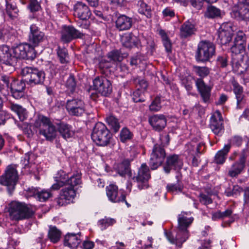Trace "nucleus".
<instances>
[{
	"instance_id": "nucleus-37",
	"label": "nucleus",
	"mask_w": 249,
	"mask_h": 249,
	"mask_svg": "<svg viewBox=\"0 0 249 249\" xmlns=\"http://www.w3.org/2000/svg\"><path fill=\"white\" fill-rule=\"evenodd\" d=\"M6 12L11 18L17 17L18 10L16 6L15 0H5Z\"/></svg>"
},
{
	"instance_id": "nucleus-16",
	"label": "nucleus",
	"mask_w": 249,
	"mask_h": 249,
	"mask_svg": "<svg viewBox=\"0 0 249 249\" xmlns=\"http://www.w3.org/2000/svg\"><path fill=\"white\" fill-rule=\"evenodd\" d=\"M210 127L215 135L221 136L224 132L223 120L220 112L216 110L210 119Z\"/></svg>"
},
{
	"instance_id": "nucleus-49",
	"label": "nucleus",
	"mask_w": 249,
	"mask_h": 249,
	"mask_svg": "<svg viewBox=\"0 0 249 249\" xmlns=\"http://www.w3.org/2000/svg\"><path fill=\"white\" fill-rule=\"evenodd\" d=\"M132 99L134 102H144L145 100L144 93L140 90V88H138L137 89L133 92Z\"/></svg>"
},
{
	"instance_id": "nucleus-21",
	"label": "nucleus",
	"mask_w": 249,
	"mask_h": 249,
	"mask_svg": "<svg viewBox=\"0 0 249 249\" xmlns=\"http://www.w3.org/2000/svg\"><path fill=\"white\" fill-rule=\"evenodd\" d=\"M83 34L72 26H63L61 31V39L62 41L68 43L72 39L81 38Z\"/></svg>"
},
{
	"instance_id": "nucleus-64",
	"label": "nucleus",
	"mask_w": 249,
	"mask_h": 249,
	"mask_svg": "<svg viewBox=\"0 0 249 249\" xmlns=\"http://www.w3.org/2000/svg\"><path fill=\"white\" fill-rule=\"evenodd\" d=\"M94 246V244L90 241H85L83 243V248L84 249H92Z\"/></svg>"
},
{
	"instance_id": "nucleus-39",
	"label": "nucleus",
	"mask_w": 249,
	"mask_h": 249,
	"mask_svg": "<svg viewBox=\"0 0 249 249\" xmlns=\"http://www.w3.org/2000/svg\"><path fill=\"white\" fill-rule=\"evenodd\" d=\"M9 107L18 115L19 120L23 121L26 118V110L22 106L14 103H10Z\"/></svg>"
},
{
	"instance_id": "nucleus-5",
	"label": "nucleus",
	"mask_w": 249,
	"mask_h": 249,
	"mask_svg": "<svg viewBox=\"0 0 249 249\" xmlns=\"http://www.w3.org/2000/svg\"><path fill=\"white\" fill-rule=\"evenodd\" d=\"M21 74L27 83L31 86L43 85L45 79V73L43 71L31 67L23 68Z\"/></svg>"
},
{
	"instance_id": "nucleus-9",
	"label": "nucleus",
	"mask_w": 249,
	"mask_h": 249,
	"mask_svg": "<svg viewBox=\"0 0 249 249\" xmlns=\"http://www.w3.org/2000/svg\"><path fill=\"white\" fill-rule=\"evenodd\" d=\"M18 180V171L14 166L11 165L7 167L4 174L0 177V183L8 186L9 193L11 195Z\"/></svg>"
},
{
	"instance_id": "nucleus-10",
	"label": "nucleus",
	"mask_w": 249,
	"mask_h": 249,
	"mask_svg": "<svg viewBox=\"0 0 249 249\" xmlns=\"http://www.w3.org/2000/svg\"><path fill=\"white\" fill-rule=\"evenodd\" d=\"M16 61L19 59L33 60L36 57V52L29 43H22L12 48Z\"/></svg>"
},
{
	"instance_id": "nucleus-42",
	"label": "nucleus",
	"mask_w": 249,
	"mask_h": 249,
	"mask_svg": "<svg viewBox=\"0 0 249 249\" xmlns=\"http://www.w3.org/2000/svg\"><path fill=\"white\" fill-rule=\"evenodd\" d=\"M193 71L196 75L200 77V78L202 79L203 78L208 75L210 73V70L207 67L193 66Z\"/></svg>"
},
{
	"instance_id": "nucleus-44",
	"label": "nucleus",
	"mask_w": 249,
	"mask_h": 249,
	"mask_svg": "<svg viewBox=\"0 0 249 249\" xmlns=\"http://www.w3.org/2000/svg\"><path fill=\"white\" fill-rule=\"evenodd\" d=\"M65 87L67 88V91L69 93H72L75 91L76 87V82L73 75H70L67 79L65 83Z\"/></svg>"
},
{
	"instance_id": "nucleus-7",
	"label": "nucleus",
	"mask_w": 249,
	"mask_h": 249,
	"mask_svg": "<svg viewBox=\"0 0 249 249\" xmlns=\"http://www.w3.org/2000/svg\"><path fill=\"white\" fill-rule=\"evenodd\" d=\"M129 178V180L128 181V184L127 185L126 188L130 192L131 191V186L132 185L131 180H134L135 178L136 181L138 182V188L140 189H146L148 187V184L147 181L150 178L151 176L150 174V170L149 167L145 163H142L141 167L139 169L138 173L137 176L136 177H132Z\"/></svg>"
},
{
	"instance_id": "nucleus-23",
	"label": "nucleus",
	"mask_w": 249,
	"mask_h": 249,
	"mask_svg": "<svg viewBox=\"0 0 249 249\" xmlns=\"http://www.w3.org/2000/svg\"><path fill=\"white\" fill-rule=\"evenodd\" d=\"M25 88V83L22 80L15 79V80L12 81L10 84L12 95L16 99H19L24 96Z\"/></svg>"
},
{
	"instance_id": "nucleus-54",
	"label": "nucleus",
	"mask_w": 249,
	"mask_h": 249,
	"mask_svg": "<svg viewBox=\"0 0 249 249\" xmlns=\"http://www.w3.org/2000/svg\"><path fill=\"white\" fill-rule=\"evenodd\" d=\"M114 169L115 171L121 177H124V163L123 161L120 163L116 164L114 165Z\"/></svg>"
},
{
	"instance_id": "nucleus-53",
	"label": "nucleus",
	"mask_w": 249,
	"mask_h": 249,
	"mask_svg": "<svg viewBox=\"0 0 249 249\" xmlns=\"http://www.w3.org/2000/svg\"><path fill=\"white\" fill-rule=\"evenodd\" d=\"M243 191V188L238 185H235L233 186L231 191H226L227 196H228L237 195L239 194L241 192Z\"/></svg>"
},
{
	"instance_id": "nucleus-19",
	"label": "nucleus",
	"mask_w": 249,
	"mask_h": 249,
	"mask_svg": "<svg viewBox=\"0 0 249 249\" xmlns=\"http://www.w3.org/2000/svg\"><path fill=\"white\" fill-rule=\"evenodd\" d=\"M0 63L12 67L16 65V58L13 53L12 48L10 49L6 45L0 46Z\"/></svg>"
},
{
	"instance_id": "nucleus-1",
	"label": "nucleus",
	"mask_w": 249,
	"mask_h": 249,
	"mask_svg": "<svg viewBox=\"0 0 249 249\" xmlns=\"http://www.w3.org/2000/svg\"><path fill=\"white\" fill-rule=\"evenodd\" d=\"M55 183L51 187L52 190H58L64 187L57 199V204L62 206L70 203L76 196L77 187L81 184V174L76 171L72 174L59 170L54 177Z\"/></svg>"
},
{
	"instance_id": "nucleus-4",
	"label": "nucleus",
	"mask_w": 249,
	"mask_h": 249,
	"mask_svg": "<svg viewBox=\"0 0 249 249\" xmlns=\"http://www.w3.org/2000/svg\"><path fill=\"white\" fill-rule=\"evenodd\" d=\"M91 139L97 145L105 146L110 142L112 134L104 124L98 122L93 129Z\"/></svg>"
},
{
	"instance_id": "nucleus-36",
	"label": "nucleus",
	"mask_w": 249,
	"mask_h": 249,
	"mask_svg": "<svg viewBox=\"0 0 249 249\" xmlns=\"http://www.w3.org/2000/svg\"><path fill=\"white\" fill-rule=\"evenodd\" d=\"M48 236L52 243H56L60 239L61 232L55 226H50Z\"/></svg>"
},
{
	"instance_id": "nucleus-51",
	"label": "nucleus",
	"mask_w": 249,
	"mask_h": 249,
	"mask_svg": "<svg viewBox=\"0 0 249 249\" xmlns=\"http://www.w3.org/2000/svg\"><path fill=\"white\" fill-rule=\"evenodd\" d=\"M232 213V211L231 209H227L224 212L218 211L213 214V218H223L224 217H229Z\"/></svg>"
},
{
	"instance_id": "nucleus-26",
	"label": "nucleus",
	"mask_w": 249,
	"mask_h": 249,
	"mask_svg": "<svg viewBox=\"0 0 249 249\" xmlns=\"http://www.w3.org/2000/svg\"><path fill=\"white\" fill-rule=\"evenodd\" d=\"M148 122L154 130L159 132L166 126L167 120L163 115H154L149 117Z\"/></svg>"
},
{
	"instance_id": "nucleus-14",
	"label": "nucleus",
	"mask_w": 249,
	"mask_h": 249,
	"mask_svg": "<svg viewBox=\"0 0 249 249\" xmlns=\"http://www.w3.org/2000/svg\"><path fill=\"white\" fill-rule=\"evenodd\" d=\"M46 39L44 33L41 31L39 28L35 24H32L30 27V32L28 35L29 44L34 48L38 46Z\"/></svg>"
},
{
	"instance_id": "nucleus-61",
	"label": "nucleus",
	"mask_w": 249,
	"mask_h": 249,
	"mask_svg": "<svg viewBox=\"0 0 249 249\" xmlns=\"http://www.w3.org/2000/svg\"><path fill=\"white\" fill-rule=\"evenodd\" d=\"M162 14L164 17H174L175 16V12L169 7H167L162 11Z\"/></svg>"
},
{
	"instance_id": "nucleus-40",
	"label": "nucleus",
	"mask_w": 249,
	"mask_h": 249,
	"mask_svg": "<svg viewBox=\"0 0 249 249\" xmlns=\"http://www.w3.org/2000/svg\"><path fill=\"white\" fill-rule=\"evenodd\" d=\"M138 10L139 12L145 15L147 18L152 16L151 7L145 3L143 0H140L138 2Z\"/></svg>"
},
{
	"instance_id": "nucleus-55",
	"label": "nucleus",
	"mask_w": 249,
	"mask_h": 249,
	"mask_svg": "<svg viewBox=\"0 0 249 249\" xmlns=\"http://www.w3.org/2000/svg\"><path fill=\"white\" fill-rule=\"evenodd\" d=\"M116 26L120 31L124 30V15L117 18L116 21Z\"/></svg>"
},
{
	"instance_id": "nucleus-31",
	"label": "nucleus",
	"mask_w": 249,
	"mask_h": 249,
	"mask_svg": "<svg viewBox=\"0 0 249 249\" xmlns=\"http://www.w3.org/2000/svg\"><path fill=\"white\" fill-rule=\"evenodd\" d=\"M196 29L195 25L189 21L185 22L180 28V36L186 38L195 34Z\"/></svg>"
},
{
	"instance_id": "nucleus-35",
	"label": "nucleus",
	"mask_w": 249,
	"mask_h": 249,
	"mask_svg": "<svg viewBox=\"0 0 249 249\" xmlns=\"http://www.w3.org/2000/svg\"><path fill=\"white\" fill-rule=\"evenodd\" d=\"M231 148V144H228L223 148L217 152L215 156L214 161L217 164H223L226 160V156Z\"/></svg>"
},
{
	"instance_id": "nucleus-6",
	"label": "nucleus",
	"mask_w": 249,
	"mask_h": 249,
	"mask_svg": "<svg viewBox=\"0 0 249 249\" xmlns=\"http://www.w3.org/2000/svg\"><path fill=\"white\" fill-rule=\"evenodd\" d=\"M215 47L213 43L207 40L200 41L197 46L195 58L197 62H206L214 55Z\"/></svg>"
},
{
	"instance_id": "nucleus-48",
	"label": "nucleus",
	"mask_w": 249,
	"mask_h": 249,
	"mask_svg": "<svg viewBox=\"0 0 249 249\" xmlns=\"http://www.w3.org/2000/svg\"><path fill=\"white\" fill-rule=\"evenodd\" d=\"M115 222L114 219H101L98 221V224L102 230L112 225Z\"/></svg>"
},
{
	"instance_id": "nucleus-46",
	"label": "nucleus",
	"mask_w": 249,
	"mask_h": 249,
	"mask_svg": "<svg viewBox=\"0 0 249 249\" xmlns=\"http://www.w3.org/2000/svg\"><path fill=\"white\" fill-rule=\"evenodd\" d=\"M202 144L200 143L196 144V145L192 143L187 144L188 153L191 155L194 156L195 154H201L200 147Z\"/></svg>"
},
{
	"instance_id": "nucleus-2",
	"label": "nucleus",
	"mask_w": 249,
	"mask_h": 249,
	"mask_svg": "<svg viewBox=\"0 0 249 249\" xmlns=\"http://www.w3.org/2000/svg\"><path fill=\"white\" fill-rule=\"evenodd\" d=\"M193 219H178V226L176 233L165 232L167 240L176 247L181 248L183 243L189 236L187 228L193 222Z\"/></svg>"
},
{
	"instance_id": "nucleus-12",
	"label": "nucleus",
	"mask_w": 249,
	"mask_h": 249,
	"mask_svg": "<svg viewBox=\"0 0 249 249\" xmlns=\"http://www.w3.org/2000/svg\"><path fill=\"white\" fill-rule=\"evenodd\" d=\"M247 41V36L245 33L242 31H239L236 34L234 38L233 44L231 47V52L232 53L231 63H236L235 59L233 58V55H238L245 51Z\"/></svg>"
},
{
	"instance_id": "nucleus-8",
	"label": "nucleus",
	"mask_w": 249,
	"mask_h": 249,
	"mask_svg": "<svg viewBox=\"0 0 249 249\" xmlns=\"http://www.w3.org/2000/svg\"><path fill=\"white\" fill-rule=\"evenodd\" d=\"M9 216L12 218H29L33 212L25 204L12 201L8 208Z\"/></svg>"
},
{
	"instance_id": "nucleus-17",
	"label": "nucleus",
	"mask_w": 249,
	"mask_h": 249,
	"mask_svg": "<svg viewBox=\"0 0 249 249\" xmlns=\"http://www.w3.org/2000/svg\"><path fill=\"white\" fill-rule=\"evenodd\" d=\"M231 16L238 19L246 20L249 18V2L242 0L233 8Z\"/></svg>"
},
{
	"instance_id": "nucleus-38",
	"label": "nucleus",
	"mask_w": 249,
	"mask_h": 249,
	"mask_svg": "<svg viewBox=\"0 0 249 249\" xmlns=\"http://www.w3.org/2000/svg\"><path fill=\"white\" fill-rule=\"evenodd\" d=\"M221 10L213 5L208 6L204 13L205 18H215L221 17Z\"/></svg>"
},
{
	"instance_id": "nucleus-29",
	"label": "nucleus",
	"mask_w": 249,
	"mask_h": 249,
	"mask_svg": "<svg viewBox=\"0 0 249 249\" xmlns=\"http://www.w3.org/2000/svg\"><path fill=\"white\" fill-rule=\"evenodd\" d=\"M29 194L31 196H35L37 200L41 202L46 201L52 196V194L49 190L44 189L39 191L36 188H30Z\"/></svg>"
},
{
	"instance_id": "nucleus-52",
	"label": "nucleus",
	"mask_w": 249,
	"mask_h": 249,
	"mask_svg": "<svg viewBox=\"0 0 249 249\" xmlns=\"http://www.w3.org/2000/svg\"><path fill=\"white\" fill-rule=\"evenodd\" d=\"M199 197L200 202L205 205H207L213 203L212 198L206 194H200Z\"/></svg>"
},
{
	"instance_id": "nucleus-28",
	"label": "nucleus",
	"mask_w": 249,
	"mask_h": 249,
	"mask_svg": "<svg viewBox=\"0 0 249 249\" xmlns=\"http://www.w3.org/2000/svg\"><path fill=\"white\" fill-rule=\"evenodd\" d=\"M232 35L233 31L231 26L227 29L221 27L218 32L217 40L221 45H226L231 41Z\"/></svg>"
},
{
	"instance_id": "nucleus-24",
	"label": "nucleus",
	"mask_w": 249,
	"mask_h": 249,
	"mask_svg": "<svg viewBox=\"0 0 249 249\" xmlns=\"http://www.w3.org/2000/svg\"><path fill=\"white\" fill-rule=\"evenodd\" d=\"M74 15L81 20H88L91 15V12L85 3L78 1L73 7Z\"/></svg>"
},
{
	"instance_id": "nucleus-41",
	"label": "nucleus",
	"mask_w": 249,
	"mask_h": 249,
	"mask_svg": "<svg viewBox=\"0 0 249 249\" xmlns=\"http://www.w3.org/2000/svg\"><path fill=\"white\" fill-rule=\"evenodd\" d=\"M140 43L139 39L132 33L125 37V48H132L137 47Z\"/></svg>"
},
{
	"instance_id": "nucleus-45",
	"label": "nucleus",
	"mask_w": 249,
	"mask_h": 249,
	"mask_svg": "<svg viewBox=\"0 0 249 249\" xmlns=\"http://www.w3.org/2000/svg\"><path fill=\"white\" fill-rule=\"evenodd\" d=\"M108 58L114 61L121 62L124 59L123 54L120 50L112 51L108 54Z\"/></svg>"
},
{
	"instance_id": "nucleus-59",
	"label": "nucleus",
	"mask_w": 249,
	"mask_h": 249,
	"mask_svg": "<svg viewBox=\"0 0 249 249\" xmlns=\"http://www.w3.org/2000/svg\"><path fill=\"white\" fill-rule=\"evenodd\" d=\"M0 80L2 81L7 88H10L11 83L13 80H15L12 77L3 75L0 76Z\"/></svg>"
},
{
	"instance_id": "nucleus-32",
	"label": "nucleus",
	"mask_w": 249,
	"mask_h": 249,
	"mask_svg": "<svg viewBox=\"0 0 249 249\" xmlns=\"http://www.w3.org/2000/svg\"><path fill=\"white\" fill-rule=\"evenodd\" d=\"M57 126L59 133L64 139H67L73 136L74 132L70 125L62 122L58 124Z\"/></svg>"
},
{
	"instance_id": "nucleus-58",
	"label": "nucleus",
	"mask_w": 249,
	"mask_h": 249,
	"mask_svg": "<svg viewBox=\"0 0 249 249\" xmlns=\"http://www.w3.org/2000/svg\"><path fill=\"white\" fill-rule=\"evenodd\" d=\"M243 140L241 137L239 136H235L230 140V144L235 145L239 146L241 145Z\"/></svg>"
},
{
	"instance_id": "nucleus-34",
	"label": "nucleus",
	"mask_w": 249,
	"mask_h": 249,
	"mask_svg": "<svg viewBox=\"0 0 249 249\" xmlns=\"http://www.w3.org/2000/svg\"><path fill=\"white\" fill-rule=\"evenodd\" d=\"M176 183H169L166 186V189L168 192L177 194L179 192H182L184 186L181 181V176H176Z\"/></svg>"
},
{
	"instance_id": "nucleus-62",
	"label": "nucleus",
	"mask_w": 249,
	"mask_h": 249,
	"mask_svg": "<svg viewBox=\"0 0 249 249\" xmlns=\"http://www.w3.org/2000/svg\"><path fill=\"white\" fill-rule=\"evenodd\" d=\"M135 21L136 19L135 18H129L125 16V30L129 29Z\"/></svg>"
},
{
	"instance_id": "nucleus-3",
	"label": "nucleus",
	"mask_w": 249,
	"mask_h": 249,
	"mask_svg": "<svg viewBox=\"0 0 249 249\" xmlns=\"http://www.w3.org/2000/svg\"><path fill=\"white\" fill-rule=\"evenodd\" d=\"M34 125L38 129L39 133L47 140L52 141L55 138L56 129L49 118L39 115L36 119Z\"/></svg>"
},
{
	"instance_id": "nucleus-22",
	"label": "nucleus",
	"mask_w": 249,
	"mask_h": 249,
	"mask_svg": "<svg viewBox=\"0 0 249 249\" xmlns=\"http://www.w3.org/2000/svg\"><path fill=\"white\" fill-rule=\"evenodd\" d=\"M107 195L110 201L113 202H120L124 201V194L122 190L118 191V187L110 184L106 187Z\"/></svg>"
},
{
	"instance_id": "nucleus-13",
	"label": "nucleus",
	"mask_w": 249,
	"mask_h": 249,
	"mask_svg": "<svg viewBox=\"0 0 249 249\" xmlns=\"http://www.w3.org/2000/svg\"><path fill=\"white\" fill-rule=\"evenodd\" d=\"M93 89L103 96H107L112 92L111 82L104 76L96 77L93 81Z\"/></svg>"
},
{
	"instance_id": "nucleus-30",
	"label": "nucleus",
	"mask_w": 249,
	"mask_h": 249,
	"mask_svg": "<svg viewBox=\"0 0 249 249\" xmlns=\"http://www.w3.org/2000/svg\"><path fill=\"white\" fill-rule=\"evenodd\" d=\"M81 242L80 234L69 233L67 234L64 240V244L71 249L76 248Z\"/></svg>"
},
{
	"instance_id": "nucleus-60",
	"label": "nucleus",
	"mask_w": 249,
	"mask_h": 249,
	"mask_svg": "<svg viewBox=\"0 0 249 249\" xmlns=\"http://www.w3.org/2000/svg\"><path fill=\"white\" fill-rule=\"evenodd\" d=\"M139 85L140 90L144 93V91L146 90V89L148 86V84L147 82L144 80V79H141L140 80H139Z\"/></svg>"
},
{
	"instance_id": "nucleus-63",
	"label": "nucleus",
	"mask_w": 249,
	"mask_h": 249,
	"mask_svg": "<svg viewBox=\"0 0 249 249\" xmlns=\"http://www.w3.org/2000/svg\"><path fill=\"white\" fill-rule=\"evenodd\" d=\"M205 0H190L191 5L198 9H200L203 6V1Z\"/></svg>"
},
{
	"instance_id": "nucleus-15",
	"label": "nucleus",
	"mask_w": 249,
	"mask_h": 249,
	"mask_svg": "<svg viewBox=\"0 0 249 249\" xmlns=\"http://www.w3.org/2000/svg\"><path fill=\"white\" fill-rule=\"evenodd\" d=\"M66 109L70 114L80 116L85 112V103L81 99L69 100L67 102Z\"/></svg>"
},
{
	"instance_id": "nucleus-47",
	"label": "nucleus",
	"mask_w": 249,
	"mask_h": 249,
	"mask_svg": "<svg viewBox=\"0 0 249 249\" xmlns=\"http://www.w3.org/2000/svg\"><path fill=\"white\" fill-rule=\"evenodd\" d=\"M57 54L59 57L60 62L62 63H64L68 61L67 58L68 54L67 50L65 48H61L60 47H58L57 50Z\"/></svg>"
},
{
	"instance_id": "nucleus-25",
	"label": "nucleus",
	"mask_w": 249,
	"mask_h": 249,
	"mask_svg": "<svg viewBox=\"0 0 249 249\" xmlns=\"http://www.w3.org/2000/svg\"><path fill=\"white\" fill-rule=\"evenodd\" d=\"M136 143V141L133 140L132 141V143H130L129 141H128V142L125 144V146H127V149L128 148L130 149V150H129L130 158H127L125 159V175H127L129 177H131L132 175V171L130 168V162L133 160V159L136 155V151L135 149ZM128 151V150L126 154V156L127 157L129 156Z\"/></svg>"
},
{
	"instance_id": "nucleus-27",
	"label": "nucleus",
	"mask_w": 249,
	"mask_h": 249,
	"mask_svg": "<svg viewBox=\"0 0 249 249\" xmlns=\"http://www.w3.org/2000/svg\"><path fill=\"white\" fill-rule=\"evenodd\" d=\"M196 85L203 101L205 103L208 102L210 100L211 96V87L206 85L201 78L197 79L196 80Z\"/></svg>"
},
{
	"instance_id": "nucleus-56",
	"label": "nucleus",
	"mask_w": 249,
	"mask_h": 249,
	"mask_svg": "<svg viewBox=\"0 0 249 249\" xmlns=\"http://www.w3.org/2000/svg\"><path fill=\"white\" fill-rule=\"evenodd\" d=\"M29 8L32 12H35L39 11L41 7L39 3L36 0L30 1Z\"/></svg>"
},
{
	"instance_id": "nucleus-57",
	"label": "nucleus",
	"mask_w": 249,
	"mask_h": 249,
	"mask_svg": "<svg viewBox=\"0 0 249 249\" xmlns=\"http://www.w3.org/2000/svg\"><path fill=\"white\" fill-rule=\"evenodd\" d=\"M217 64L222 68H225L227 66V58L225 55L219 56L217 58Z\"/></svg>"
},
{
	"instance_id": "nucleus-20",
	"label": "nucleus",
	"mask_w": 249,
	"mask_h": 249,
	"mask_svg": "<svg viewBox=\"0 0 249 249\" xmlns=\"http://www.w3.org/2000/svg\"><path fill=\"white\" fill-rule=\"evenodd\" d=\"M247 157L245 151L243 150L240 154L238 160L235 162L229 169L228 175L230 177H236L242 173L245 167Z\"/></svg>"
},
{
	"instance_id": "nucleus-50",
	"label": "nucleus",
	"mask_w": 249,
	"mask_h": 249,
	"mask_svg": "<svg viewBox=\"0 0 249 249\" xmlns=\"http://www.w3.org/2000/svg\"><path fill=\"white\" fill-rule=\"evenodd\" d=\"M160 98L157 97L149 106V109L153 111H158L161 108Z\"/></svg>"
},
{
	"instance_id": "nucleus-18",
	"label": "nucleus",
	"mask_w": 249,
	"mask_h": 249,
	"mask_svg": "<svg viewBox=\"0 0 249 249\" xmlns=\"http://www.w3.org/2000/svg\"><path fill=\"white\" fill-rule=\"evenodd\" d=\"M183 166V162L178 155L173 154L168 156L163 165L164 172L169 174L173 170H179Z\"/></svg>"
},
{
	"instance_id": "nucleus-43",
	"label": "nucleus",
	"mask_w": 249,
	"mask_h": 249,
	"mask_svg": "<svg viewBox=\"0 0 249 249\" xmlns=\"http://www.w3.org/2000/svg\"><path fill=\"white\" fill-rule=\"evenodd\" d=\"M106 120L107 124L113 129L115 132H117L120 129V125L116 118L112 115L107 116Z\"/></svg>"
},
{
	"instance_id": "nucleus-33",
	"label": "nucleus",
	"mask_w": 249,
	"mask_h": 249,
	"mask_svg": "<svg viewBox=\"0 0 249 249\" xmlns=\"http://www.w3.org/2000/svg\"><path fill=\"white\" fill-rule=\"evenodd\" d=\"M232 85L237 99V107L240 108L242 107L241 105L244 97L243 88L235 80L232 81Z\"/></svg>"
},
{
	"instance_id": "nucleus-11",
	"label": "nucleus",
	"mask_w": 249,
	"mask_h": 249,
	"mask_svg": "<svg viewBox=\"0 0 249 249\" xmlns=\"http://www.w3.org/2000/svg\"><path fill=\"white\" fill-rule=\"evenodd\" d=\"M166 152L163 146L156 144L153 147L149 162V166L152 170H155L163 163Z\"/></svg>"
}]
</instances>
